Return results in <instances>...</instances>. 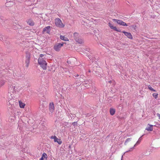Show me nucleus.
I'll return each mask as SVG.
<instances>
[{
	"label": "nucleus",
	"mask_w": 160,
	"mask_h": 160,
	"mask_svg": "<svg viewBox=\"0 0 160 160\" xmlns=\"http://www.w3.org/2000/svg\"><path fill=\"white\" fill-rule=\"evenodd\" d=\"M157 115L159 119L160 120V114L159 113H157Z\"/></svg>",
	"instance_id": "nucleus-24"
},
{
	"label": "nucleus",
	"mask_w": 160,
	"mask_h": 160,
	"mask_svg": "<svg viewBox=\"0 0 160 160\" xmlns=\"http://www.w3.org/2000/svg\"><path fill=\"white\" fill-rule=\"evenodd\" d=\"M76 124H77L76 122H74L72 123V124L73 126H75V125H76Z\"/></svg>",
	"instance_id": "nucleus-25"
},
{
	"label": "nucleus",
	"mask_w": 160,
	"mask_h": 160,
	"mask_svg": "<svg viewBox=\"0 0 160 160\" xmlns=\"http://www.w3.org/2000/svg\"><path fill=\"white\" fill-rule=\"evenodd\" d=\"M148 88L150 90L152 91H153V92L156 91L150 85H149L148 86Z\"/></svg>",
	"instance_id": "nucleus-20"
},
{
	"label": "nucleus",
	"mask_w": 160,
	"mask_h": 160,
	"mask_svg": "<svg viewBox=\"0 0 160 160\" xmlns=\"http://www.w3.org/2000/svg\"><path fill=\"white\" fill-rule=\"evenodd\" d=\"M48 156L47 154L45 153H43L41 158L39 159V160H47Z\"/></svg>",
	"instance_id": "nucleus-14"
},
{
	"label": "nucleus",
	"mask_w": 160,
	"mask_h": 160,
	"mask_svg": "<svg viewBox=\"0 0 160 160\" xmlns=\"http://www.w3.org/2000/svg\"><path fill=\"white\" fill-rule=\"evenodd\" d=\"M18 102L20 107L21 108H24L25 106V104L24 103L22 102L21 101H18Z\"/></svg>",
	"instance_id": "nucleus-16"
},
{
	"label": "nucleus",
	"mask_w": 160,
	"mask_h": 160,
	"mask_svg": "<svg viewBox=\"0 0 160 160\" xmlns=\"http://www.w3.org/2000/svg\"><path fill=\"white\" fill-rule=\"evenodd\" d=\"M50 138L52 139H53L54 142H57L59 144H61L62 143V141L60 139L58 138L55 136H52Z\"/></svg>",
	"instance_id": "nucleus-6"
},
{
	"label": "nucleus",
	"mask_w": 160,
	"mask_h": 160,
	"mask_svg": "<svg viewBox=\"0 0 160 160\" xmlns=\"http://www.w3.org/2000/svg\"><path fill=\"white\" fill-rule=\"evenodd\" d=\"M56 26L60 28H63L65 25L63 23L61 20L59 18H56L55 20Z\"/></svg>",
	"instance_id": "nucleus-3"
},
{
	"label": "nucleus",
	"mask_w": 160,
	"mask_h": 160,
	"mask_svg": "<svg viewBox=\"0 0 160 160\" xmlns=\"http://www.w3.org/2000/svg\"><path fill=\"white\" fill-rule=\"evenodd\" d=\"M117 23L121 25H122V26H127L128 25L123 21L119 20L117 21Z\"/></svg>",
	"instance_id": "nucleus-13"
},
{
	"label": "nucleus",
	"mask_w": 160,
	"mask_h": 160,
	"mask_svg": "<svg viewBox=\"0 0 160 160\" xmlns=\"http://www.w3.org/2000/svg\"><path fill=\"white\" fill-rule=\"evenodd\" d=\"M153 97L155 98L156 99L158 98V94L157 93H153L152 94Z\"/></svg>",
	"instance_id": "nucleus-22"
},
{
	"label": "nucleus",
	"mask_w": 160,
	"mask_h": 160,
	"mask_svg": "<svg viewBox=\"0 0 160 160\" xmlns=\"http://www.w3.org/2000/svg\"><path fill=\"white\" fill-rule=\"evenodd\" d=\"M119 20H118V19H113V21H114L115 22H117V21Z\"/></svg>",
	"instance_id": "nucleus-26"
},
{
	"label": "nucleus",
	"mask_w": 160,
	"mask_h": 160,
	"mask_svg": "<svg viewBox=\"0 0 160 160\" xmlns=\"http://www.w3.org/2000/svg\"><path fill=\"white\" fill-rule=\"evenodd\" d=\"M49 110L51 112H53L54 110V104L53 102H51L49 104Z\"/></svg>",
	"instance_id": "nucleus-11"
},
{
	"label": "nucleus",
	"mask_w": 160,
	"mask_h": 160,
	"mask_svg": "<svg viewBox=\"0 0 160 160\" xmlns=\"http://www.w3.org/2000/svg\"><path fill=\"white\" fill-rule=\"evenodd\" d=\"M115 110L114 109L111 108L110 109V114L111 115H113L115 113Z\"/></svg>",
	"instance_id": "nucleus-18"
},
{
	"label": "nucleus",
	"mask_w": 160,
	"mask_h": 160,
	"mask_svg": "<svg viewBox=\"0 0 160 160\" xmlns=\"http://www.w3.org/2000/svg\"><path fill=\"white\" fill-rule=\"evenodd\" d=\"M139 143V141H138L137 142V143Z\"/></svg>",
	"instance_id": "nucleus-28"
},
{
	"label": "nucleus",
	"mask_w": 160,
	"mask_h": 160,
	"mask_svg": "<svg viewBox=\"0 0 160 160\" xmlns=\"http://www.w3.org/2000/svg\"><path fill=\"white\" fill-rule=\"evenodd\" d=\"M131 150H129L128 151H127V152H128V151H131Z\"/></svg>",
	"instance_id": "nucleus-29"
},
{
	"label": "nucleus",
	"mask_w": 160,
	"mask_h": 160,
	"mask_svg": "<svg viewBox=\"0 0 160 160\" xmlns=\"http://www.w3.org/2000/svg\"><path fill=\"white\" fill-rule=\"evenodd\" d=\"M63 45V44L58 43L54 46V49L56 51H58L60 50V48Z\"/></svg>",
	"instance_id": "nucleus-7"
},
{
	"label": "nucleus",
	"mask_w": 160,
	"mask_h": 160,
	"mask_svg": "<svg viewBox=\"0 0 160 160\" xmlns=\"http://www.w3.org/2000/svg\"><path fill=\"white\" fill-rule=\"evenodd\" d=\"M38 63L40 67L44 70L47 69V63L45 61V59H38Z\"/></svg>",
	"instance_id": "nucleus-1"
},
{
	"label": "nucleus",
	"mask_w": 160,
	"mask_h": 160,
	"mask_svg": "<svg viewBox=\"0 0 160 160\" xmlns=\"http://www.w3.org/2000/svg\"><path fill=\"white\" fill-rule=\"evenodd\" d=\"M26 54L25 61V66L27 67H28L30 62L31 54L30 52L28 51L26 53Z\"/></svg>",
	"instance_id": "nucleus-2"
},
{
	"label": "nucleus",
	"mask_w": 160,
	"mask_h": 160,
	"mask_svg": "<svg viewBox=\"0 0 160 160\" xmlns=\"http://www.w3.org/2000/svg\"><path fill=\"white\" fill-rule=\"evenodd\" d=\"M74 37L76 41L79 43L82 44L83 43V41L80 37L79 34L76 32L74 33Z\"/></svg>",
	"instance_id": "nucleus-4"
},
{
	"label": "nucleus",
	"mask_w": 160,
	"mask_h": 160,
	"mask_svg": "<svg viewBox=\"0 0 160 160\" xmlns=\"http://www.w3.org/2000/svg\"><path fill=\"white\" fill-rule=\"evenodd\" d=\"M60 38L64 41H68L69 40L67 38L65 37L64 36L61 35L60 36Z\"/></svg>",
	"instance_id": "nucleus-17"
},
{
	"label": "nucleus",
	"mask_w": 160,
	"mask_h": 160,
	"mask_svg": "<svg viewBox=\"0 0 160 160\" xmlns=\"http://www.w3.org/2000/svg\"><path fill=\"white\" fill-rule=\"evenodd\" d=\"M45 56V54H40L38 59H45V58H43Z\"/></svg>",
	"instance_id": "nucleus-23"
},
{
	"label": "nucleus",
	"mask_w": 160,
	"mask_h": 160,
	"mask_svg": "<svg viewBox=\"0 0 160 160\" xmlns=\"http://www.w3.org/2000/svg\"><path fill=\"white\" fill-rule=\"evenodd\" d=\"M5 83V81L2 80L0 81V87L2 86Z\"/></svg>",
	"instance_id": "nucleus-21"
},
{
	"label": "nucleus",
	"mask_w": 160,
	"mask_h": 160,
	"mask_svg": "<svg viewBox=\"0 0 160 160\" xmlns=\"http://www.w3.org/2000/svg\"><path fill=\"white\" fill-rule=\"evenodd\" d=\"M122 32L123 33L125 36L128 38L132 39V36L131 33L130 32H128L125 31H122Z\"/></svg>",
	"instance_id": "nucleus-9"
},
{
	"label": "nucleus",
	"mask_w": 160,
	"mask_h": 160,
	"mask_svg": "<svg viewBox=\"0 0 160 160\" xmlns=\"http://www.w3.org/2000/svg\"><path fill=\"white\" fill-rule=\"evenodd\" d=\"M11 88L12 89L13 92L14 93H18L20 91V89L15 84L12 85L11 86Z\"/></svg>",
	"instance_id": "nucleus-5"
},
{
	"label": "nucleus",
	"mask_w": 160,
	"mask_h": 160,
	"mask_svg": "<svg viewBox=\"0 0 160 160\" xmlns=\"http://www.w3.org/2000/svg\"><path fill=\"white\" fill-rule=\"evenodd\" d=\"M108 25L111 29H113L114 30L117 31V32H121V30L120 29H117V28L113 26L110 22L108 23Z\"/></svg>",
	"instance_id": "nucleus-10"
},
{
	"label": "nucleus",
	"mask_w": 160,
	"mask_h": 160,
	"mask_svg": "<svg viewBox=\"0 0 160 160\" xmlns=\"http://www.w3.org/2000/svg\"><path fill=\"white\" fill-rule=\"evenodd\" d=\"M135 145H133V147L132 148H130V149H132V148H133L135 146Z\"/></svg>",
	"instance_id": "nucleus-27"
},
{
	"label": "nucleus",
	"mask_w": 160,
	"mask_h": 160,
	"mask_svg": "<svg viewBox=\"0 0 160 160\" xmlns=\"http://www.w3.org/2000/svg\"><path fill=\"white\" fill-rule=\"evenodd\" d=\"M27 23L31 26H33L34 25L33 21L31 19H29L27 21Z\"/></svg>",
	"instance_id": "nucleus-15"
},
{
	"label": "nucleus",
	"mask_w": 160,
	"mask_h": 160,
	"mask_svg": "<svg viewBox=\"0 0 160 160\" xmlns=\"http://www.w3.org/2000/svg\"><path fill=\"white\" fill-rule=\"evenodd\" d=\"M131 139L132 138H131L127 139L125 142V144L126 145H127L128 142H130L131 141Z\"/></svg>",
	"instance_id": "nucleus-19"
},
{
	"label": "nucleus",
	"mask_w": 160,
	"mask_h": 160,
	"mask_svg": "<svg viewBox=\"0 0 160 160\" xmlns=\"http://www.w3.org/2000/svg\"><path fill=\"white\" fill-rule=\"evenodd\" d=\"M51 28L50 27L48 26L44 28L42 31V33H44L46 32L47 33H49L50 31Z\"/></svg>",
	"instance_id": "nucleus-8"
},
{
	"label": "nucleus",
	"mask_w": 160,
	"mask_h": 160,
	"mask_svg": "<svg viewBox=\"0 0 160 160\" xmlns=\"http://www.w3.org/2000/svg\"><path fill=\"white\" fill-rule=\"evenodd\" d=\"M153 126L152 125L148 124L145 129L148 131H152L153 129Z\"/></svg>",
	"instance_id": "nucleus-12"
}]
</instances>
